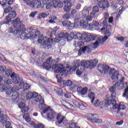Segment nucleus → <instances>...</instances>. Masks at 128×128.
Listing matches in <instances>:
<instances>
[{
  "label": "nucleus",
  "mask_w": 128,
  "mask_h": 128,
  "mask_svg": "<svg viewBox=\"0 0 128 128\" xmlns=\"http://www.w3.org/2000/svg\"><path fill=\"white\" fill-rule=\"evenodd\" d=\"M58 26L55 27L53 30L51 32L52 36H56V30H58Z\"/></svg>",
  "instance_id": "de8ad7c7"
},
{
  "label": "nucleus",
  "mask_w": 128,
  "mask_h": 128,
  "mask_svg": "<svg viewBox=\"0 0 128 128\" xmlns=\"http://www.w3.org/2000/svg\"><path fill=\"white\" fill-rule=\"evenodd\" d=\"M64 96L66 98H70V94L68 92L65 93Z\"/></svg>",
  "instance_id": "e2e57ef3"
},
{
  "label": "nucleus",
  "mask_w": 128,
  "mask_h": 128,
  "mask_svg": "<svg viewBox=\"0 0 128 128\" xmlns=\"http://www.w3.org/2000/svg\"><path fill=\"white\" fill-rule=\"evenodd\" d=\"M76 34H74V32H72L70 34V36H69L70 37L72 40H76Z\"/></svg>",
  "instance_id": "8fccbe9b"
},
{
  "label": "nucleus",
  "mask_w": 128,
  "mask_h": 128,
  "mask_svg": "<svg viewBox=\"0 0 128 128\" xmlns=\"http://www.w3.org/2000/svg\"><path fill=\"white\" fill-rule=\"evenodd\" d=\"M61 59L60 58H56V60H54L52 57H50L48 58L46 61L42 64V66L43 68L46 70H50V68H52V65L54 64V62H60Z\"/></svg>",
  "instance_id": "f8f14e48"
},
{
  "label": "nucleus",
  "mask_w": 128,
  "mask_h": 128,
  "mask_svg": "<svg viewBox=\"0 0 128 128\" xmlns=\"http://www.w3.org/2000/svg\"><path fill=\"white\" fill-rule=\"evenodd\" d=\"M118 72V71L116 70L114 68H111L109 70V74H110V76H113V74H114L115 72Z\"/></svg>",
  "instance_id": "79ce46f5"
},
{
  "label": "nucleus",
  "mask_w": 128,
  "mask_h": 128,
  "mask_svg": "<svg viewBox=\"0 0 128 128\" xmlns=\"http://www.w3.org/2000/svg\"><path fill=\"white\" fill-rule=\"evenodd\" d=\"M98 62L96 59L90 61L83 60L81 62L80 60H77L76 64H77L78 68L76 71V74L78 76H81L85 68H92L95 66Z\"/></svg>",
  "instance_id": "39448f33"
},
{
  "label": "nucleus",
  "mask_w": 128,
  "mask_h": 128,
  "mask_svg": "<svg viewBox=\"0 0 128 128\" xmlns=\"http://www.w3.org/2000/svg\"><path fill=\"white\" fill-rule=\"evenodd\" d=\"M16 16V11L12 10V12L9 13L8 16H6L5 22H3L4 24H8L12 21V18H14Z\"/></svg>",
  "instance_id": "f3484780"
},
{
  "label": "nucleus",
  "mask_w": 128,
  "mask_h": 128,
  "mask_svg": "<svg viewBox=\"0 0 128 128\" xmlns=\"http://www.w3.org/2000/svg\"><path fill=\"white\" fill-rule=\"evenodd\" d=\"M104 20H108V18H110V14H108V12H104Z\"/></svg>",
  "instance_id": "4d7b16f0"
},
{
  "label": "nucleus",
  "mask_w": 128,
  "mask_h": 128,
  "mask_svg": "<svg viewBox=\"0 0 128 128\" xmlns=\"http://www.w3.org/2000/svg\"><path fill=\"white\" fill-rule=\"evenodd\" d=\"M89 30H94L96 28H94V26L93 25V24H88V26H87Z\"/></svg>",
  "instance_id": "864d4df0"
},
{
  "label": "nucleus",
  "mask_w": 128,
  "mask_h": 128,
  "mask_svg": "<svg viewBox=\"0 0 128 128\" xmlns=\"http://www.w3.org/2000/svg\"><path fill=\"white\" fill-rule=\"evenodd\" d=\"M78 68V64H76V65H74L72 67L70 68V72H76V70Z\"/></svg>",
  "instance_id": "49530a36"
},
{
  "label": "nucleus",
  "mask_w": 128,
  "mask_h": 128,
  "mask_svg": "<svg viewBox=\"0 0 128 128\" xmlns=\"http://www.w3.org/2000/svg\"><path fill=\"white\" fill-rule=\"evenodd\" d=\"M50 16V13L48 12H44L40 14V16L42 18H46V16Z\"/></svg>",
  "instance_id": "37998d69"
},
{
  "label": "nucleus",
  "mask_w": 128,
  "mask_h": 128,
  "mask_svg": "<svg viewBox=\"0 0 128 128\" xmlns=\"http://www.w3.org/2000/svg\"><path fill=\"white\" fill-rule=\"evenodd\" d=\"M54 90L56 92V94H58V96H62V90L58 88V87H56L54 88Z\"/></svg>",
  "instance_id": "c9c22d12"
},
{
  "label": "nucleus",
  "mask_w": 128,
  "mask_h": 128,
  "mask_svg": "<svg viewBox=\"0 0 128 128\" xmlns=\"http://www.w3.org/2000/svg\"><path fill=\"white\" fill-rule=\"evenodd\" d=\"M78 46H79V48H82V46H84V42L80 41L78 42Z\"/></svg>",
  "instance_id": "338daca9"
},
{
  "label": "nucleus",
  "mask_w": 128,
  "mask_h": 128,
  "mask_svg": "<svg viewBox=\"0 0 128 128\" xmlns=\"http://www.w3.org/2000/svg\"><path fill=\"white\" fill-rule=\"evenodd\" d=\"M51 68L53 70L56 69V72H58V74L56 75V78L57 79L60 78L61 76H63L66 74V70H64V64H53L51 66Z\"/></svg>",
  "instance_id": "9d476101"
},
{
  "label": "nucleus",
  "mask_w": 128,
  "mask_h": 128,
  "mask_svg": "<svg viewBox=\"0 0 128 128\" xmlns=\"http://www.w3.org/2000/svg\"><path fill=\"white\" fill-rule=\"evenodd\" d=\"M34 6L38 8H40V6H42V2L40 0H35V2L34 3Z\"/></svg>",
  "instance_id": "ea45409f"
},
{
  "label": "nucleus",
  "mask_w": 128,
  "mask_h": 128,
  "mask_svg": "<svg viewBox=\"0 0 128 128\" xmlns=\"http://www.w3.org/2000/svg\"><path fill=\"white\" fill-rule=\"evenodd\" d=\"M41 96L36 92H29L27 94L26 98L27 100H31L32 104H36L38 102V100L40 98Z\"/></svg>",
  "instance_id": "4468645a"
},
{
  "label": "nucleus",
  "mask_w": 128,
  "mask_h": 128,
  "mask_svg": "<svg viewBox=\"0 0 128 128\" xmlns=\"http://www.w3.org/2000/svg\"><path fill=\"white\" fill-rule=\"evenodd\" d=\"M62 0H48V1L46 0L45 2H44L43 1V4H46V8L47 10L50 8V6H53L54 8H62L64 4H65L64 8V12H68L71 8L70 2L65 1H64L62 2ZM48 2H49L48 3Z\"/></svg>",
  "instance_id": "20e7f679"
},
{
  "label": "nucleus",
  "mask_w": 128,
  "mask_h": 128,
  "mask_svg": "<svg viewBox=\"0 0 128 128\" xmlns=\"http://www.w3.org/2000/svg\"><path fill=\"white\" fill-rule=\"evenodd\" d=\"M12 26L8 30L9 34H18L20 32V30H18L20 28L24 30V24H22L20 19L19 18L14 20L12 22Z\"/></svg>",
  "instance_id": "6e6552de"
},
{
  "label": "nucleus",
  "mask_w": 128,
  "mask_h": 128,
  "mask_svg": "<svg viewBox=\"0 0 128 128\" xmlns=\"http://www.w3.org/2000/svg\"><path fill=\"white\" fill-rule=\"evenodd\" d=\"M100 32L102 34H106L104 37L99 36L98 37V41L96 40L92 45H89L88 46H86L83 48H80L78 52V55L82 56V54H84L86 50H88L90 48H96L98 46L99 44H104V42L108 40V36H110L112 33L110 32L107 28L104 27L100 29Z\"/></svg>",
  "instance_id": "f257e3e1"
},
{
  "label": "nucleus",
  "mask_w": 128,
  "mask_h": 128,
  "mask_svg": "<svg viewBox=\"0 0 128 128\" xmlns=\"http://www.w3.org/2000/svg\"><path fill=\"white\" fill-rule=\"evenodd\" d=\"M124 78V77H122V76L120 75L118 72H116L111 76L112 80H113L115 82H117V80H122Z\"/></svg>",
  "instance_id": "6ab92c4d"
},
{
  "label": "nucleus",
  "mask_w": 128,
  "mask_h": 128,
  "mask_svg": "<svg viewBox=\"0 0 128 128\" xmlns=\"http://www.w3.org/2000/svg\"><path fill=\"white\" fill-rule=\"evenodd\" d=\"M92 10V7L84 6L83 10H82V14L81 15V18L83 19H86L84 21H81L80 22L77 20L78 25L80 24V26L82 28H88V22H92V17L90 14V10Z\"/></svg>",
  "instance_id": "0eeeda50"
},
{
  "label": "nucleus",
  "mask_w": 128,
  "mask_h": 128,
  "mask_svg": "<svg viewBox=\"0 0 128 128\" xmlns=\"http://www.w3.org/2000/svg\"><path fill=\"white\" fill-rule=\"evenodd\" d=\"M73 104L74 106H78L80 110H84L85 106L84 105L82 104H80L78 101L76 100H73Z\"/></svg>",
  "instance_id": "bb28decb"
},
{
  "label": "nucleus",
  "mask_w": 128,
  "mask_h": 128,
  "mask_svg": "<svg viewBox=\"0 0 128 128\" xmlns=\"http://www.w3.org/2000/svg\"><path fill=\"white\" fill-rule=\"evenodd\" d=\"M93 12L90 13V16L92 18H96V12H100V9H98V6H94L92 7Z\"/></svg>",
  "instance_id": "393cba45"
},
{
  "label": "nucleus",
  "mask_w": 128,
  "mask_h": 128,
  "mask_svg": "<svg viewBox=\"0 0 128 128\" xmlns=\"http://www.w3.org/2000/svg\"><path fill=\"white\" fill-rule=\"evenodd\" d=\"M24 2L27 4L28 6H32V0H23Z\"/></svg>",
  "instance_id": "603ef678"
},
{
  "label": "nucleus",
  "mask_w": 128,
  "mask_h": 128,
  "mask_svg": "<svg viewBox=\"0 0 128 128\" xmlns=\"http://www.w3.org/2000/svg\"><path fill=\"white\" fill-rule=\"evenodd\" d=\"M18 107L20 108L22 110V112H28V108L26 106V104L24 102H21L18 104Z\"/></svg>",
  "instance_id": "b1692460"
},
{
  "label": "nucleus",
  "mask_w": 128,
  "mask_h": 128,
  "mask_svg": "<svg viewBox=\"0 0 128 128\" xmlns=\"http://www.w3.org/2000/svg\"><path fill=\"white\" fill-rule=\"evenodd\" d=\"M77 92L78 94H80L81 96H84V94H86V92H88V88L86 87L82 88V86H78L77 88Z\"/></svg>",
  "instance_id": "412c9836"
},
{
  "label": "nucleus",
  "mask_w": 128,
  "mask_h": 128,
  "mask_svg": "<svg viewBox=\"0 0 128 128\" xmlns=\"http://www.w3.org/2000/svg\"><path fill=\"white\" fill-rule=\"evenodd\" d=\"M56 116L57 122L58 124H62L64 118H66V117L62 116L60 114H58L56 115V114L54 111H50V112L47 114V118H49V120H54Z\"/></svg>",
  "instance_id": "ddd939ff"
},
{
  "label": "nucleus",
  "mask_w": 128,
  "mask_h": 128,
  "mask_svg": "<svg viewBox=\"0 0 128 128\" xmlns=\"http://www.w3.org/2000/svg\"><path fill=\"white\" fill-rule=\"evenodd\" d=\"M37 102H39L40 104H39V108L40 110H44L47 107L46 105L44 104V100L42 98V96H40V98L38 100Z\"/></svg>",
  "instance_id": "4be33fe9"
},
{
  "label": "nucleus",
  "mask_w": 128,
  "mask_h": 128,
  "mask_svg": "<svg viewBox=\"0 0 128 128\" xmlns=\"http://www.w3.org/2000/svg\"><path fill=\"white\" fill-rule=\"evenodd\" d=\"M0 122L2 124H6L5 126L6 128H12L10 126V122H6V116H4L2 113V109L0 108Z\"/></svg>",
  "instance_id": "dca6fc26"
},
{
  "label": "nucleus",
  "mask_w": 128,
  "mask_h": 128,
  "mask_svg": "<svg viewBox=\"0 0 128 128\" xmlns=\"http://www.w3.org/2000/svg\"><path fill=\"white\" fill-rule=\"evenodd\" d=\"M52 112V109L48 106H47L44 110H43L44 114H47L48 112Z\"/></svg>",
  "instance_id": "09e8293b"
},
{
  "label": "nucleus",
  "mask_w": 128,
  "mask_h": 128,
  "mask_svg": "<svg viewBox=\"0 0 128 128\" xmlns=\"http://www.w3.org/2000/svg\"><path fill=\"white\" fill-rule=\"evenodd\" d=\"M88 96L90 100H92L91 102L94 104V100H96V94L93 92H90L88 94Z\"/></svg>",
  "instance_id": "c85d7f7f"
},
{
  "label": "nucleus",
  "mask_w": 128,
  "mask_h": 128,
  "mask_svg": "<svg viewBox=\"0 0 128 128\" xmlns=\"http://www.w3.org/2000/svg\"><path fill=\"white\" fill-rule=\"evenodd\" d=\"M110 67L106 64H105V66L104 67V69L103 70V72L104 74H106L108 72V70H110Z\"/></svg>",
  "instance_id": "a18cd8bd"
},
{
  "label": "nucleus",
  "mask_w": 128,
  "mask_h": 128,
  "mask_svg": "<svg viewBox=\"0 0 128 128\" xmlns=\"http://www.w3.org/2000/svg\"><path fill=\"white\" fill-rule=\"evenodd\" d=\"M18 30H20V32L17 34H14L15 36H19L20 34V38L21 40H26V38H29L30 40H34V38H37L38 34H36L34 36V32L32 31L28 32V31L26 29V27H24V29H19Z\"/></svg>",
  "instance_id": "1a4fd4ad"
},
{
  "label": "nucleus",
  "mask_w": 128,
  "mask_h": 128,
  "mask_svg": "<svg viewBox=\"0 0 128 128\" xmlns=\"http://www.w3.org/2000/svg\"><path fill=\"white\" fill-rule=\"evenodd\" d=\"M34 128H44V124H38L34 126Z\"/></svg>",
  "instance_id": "5fc2aeb1"
},
{
  "label": "nucleus",
  "mask_w": 128,
  "mask_h": 128,
  "mask_svg": "<svg viewBox=\"0 0 128 128\" xmlns=\"http://www.w3.org/2000/svg\"><path fill=\"white\" fill-rule=\"evenodd\" d=\"M116 40H119V42H122L124 40V37L121 36V37H116Z\"/></svg>",
  "instance_id": "69168bd1"
},
{
  "label": "nucleus",
  "mask_w": 128,
  "mask_h": 128,
  "mask_svg": "<svg viewBox=\"0 0 128 128\" xmlns=\"http://www.w3.org/2000/svg\"><path fill=\"white\" fill-rule=\"evenodd\" d=\"M116 86L114 85V86H112L109 89L112 94V96H110L111 98H116Z\"/></svg>",
  "instance_id": "a878e982"
},
{
  "label": "nucleus",
  "mask_w": 128,
  "mask_h": 128,
  "mask_svg": "<svg viewBox=\"0 0 128 128\" xmlns=\"http://www.w3.org/2000/svg\"><path fill=\"white\" fill-rule=\"evenodd\" d=\"M20 84L18 86L15 85L10 90H8L6 92V94L8 96H11V100H14L15 102H16L18 100V90H22L23 88V92H26L27 90H30V85L28 83H26L24 84V80L22 79V82L18 83Z\"/></svg>",
  "instance_id": "7ed1b4c3"
},
{
  "label": "nucleus",
  "mask_w": 128,
  "mask_h": 128,
  "mask_svg": "<svg viewBox=\"0 0 128 128\" xmlns=\"http://www.w3.org/2000/svg\"><path fill=\"white\" fill-rule=\"evenodd\" d=\"M70 128H80V127L77 126L76 124L72 123L70 125Z\"/></svg>",
  "instance_id": "0e129e2a"
},
{
  "label": "nucleus",
  "mask_w": 128,
  "mask_h": 128,
  "mask_svg": "<svg viewBox=\"0 0 128 128\" xmlns=\"http://www.w3.org/2000/svg\"><path fill=\"white\" fill-rule=\"evenodd\" d=\"M12 12V8L9 6L4 10V14H10Z\"/></svg>",
  "instance_id": "e433bc0d"
},
{
  "label": "nucleus",
  "mask_w": 128,
  "mask_h": 128,
  "mask_svg": "<svg viewBox=\"0 0 128 128\" xmlns=\"http://www.w3.org/2000/svg\"><path fill=\"white\" fill-rule=\"evenodd\" d=\"M70 20L64 21L62 22V24L64 26H70Z\"/></svg>",
  "instance_id": "3c124183"
},
{
  "label": "nucleus",
  "mask_w": 128,
  "mask_h": 128,
  "mask_svg": "<svg viewBox=\"0 0 128 128\" xmlns=\"http://www.w3.org/2000/svg\"><path fill=\"white\" fill-rule=\"evenodd\" d=\"M115 98H112L111 97H109L108 98V106H110V104H112L113 106L112 108L113 110H119L120 108V105L118 104H116V100L114 99Z\"/></svg>",
  "instance_id": "a211bd4d"
},
{
  "label": "nucleus",
  "mask_w": 128,
  "mask_h": 128,
  "mask_svg": "<svg viewBox=\"0 0 128 128\" xmlns=\"http://www.w3.org/2000/svg\"><path fill=\"white\" fill-rule=\"evenodd\" d=\"M86 36V33L82 34L80 32H77L76 34V38L80 40H82V38H84Z\"/></svg>",
  "instance_id": "c756f323"
},
{
  "label": "nucleus",
  "mask_w": 128,
  "mask_h": 128,
  "mask_svg": "<svg viewBox=\"0 0 128 128\" xmlns=\"http://www.w3.org/2000/svg\"><path fill=\"white\" fill-rule=\"evenodd\" d=\"M92 24L94 26H100V23L98 22L96 20H94L92 21Z\"/></svg>",
  "instance_id": "bf43d9fd"
},
{
  "label": "nucleus",
  "mask_w": 128,
  "mask_h": 128,
  "mask_svg": "<svg viewBox=\"0 0 128 128\" xmlns=\"http://www.w3.org/2000/svg\"><path fill=\"white\" fill-rule=\"evenodd\" d=\"M36 14H38V12H36V11L32 12L30 14L29 16H30V18H34V16H36Z\"/></svg>",
  "instance_id": "6e6d98bb"
},
{
  "label": "nucleus",
  "mask_w": 128,
  "mask_h": 128,
  "mask_svg": "<svg viewBox=\"0 0 128 128\" xmlns=\"http://www.w3.org/2000/svg\"><path fill=\"white\" fill-rule=\"evenodd\" d=\"M28 32H32L34 35V36L36 34H38L37 38H38V44H42L41 46H42L44 48H46L47 50H50V48H52V42H54V40L52 38H44V35L40 34V32L38 31V30H34V29L33 27H29L28 28L27 30Z\"/></svg>",
  "instance_id": "f03ea898"
},
{
  "label": "nucleus",
  "mask_w": 128,
  "mask_h": 128,
  "mask_svg": "<svg viewBox=\"0 0 128 128\" xmlns=\"http://www.w3.org/2000/svg\"><path fill=\"white\" fill-rule=\"evenodd\" d=\"M84 42H89L92 40H98V36H96V35H92L90 36H84Z\"/></svg>",
  "instance_id": "aec40b11"
},
{
  "label": "nucleus",
  "mask_w": 128,
  "mask_h": 128,
  "mask_svg": "<svg viewBox=\"0 0 128 128\" xmlns=\"http://www.w3.org/2000/svg\"><path fill=\"white\" fill-rule=\"evenodd\" d=\"M124 10H126V8L122 6H120L118 10V16H120Z\"/></svg>",
  "instance_id": "c03bdc74"
},
{
  "label": "nucleus",
  "mask_w": 128,
  "mask_h": 128,
  "mask_svg": "<svg viewBox=\"0 0 128 128\" xmlns=\"http://www.w3.org/2000/svg\"><path fill=\"white\" fill-rule=\"evenodd\" d=\"M126 110V106L124 104H119V110Z\"/></svg>",
  "instance_id": "052dcab7"
},
{
  "label": "nucleus",
  "mask_w": 128,
  "mask_h": 128,
  "mask_svg": "<svg viewBox=\"0 0 128 128\" xmlns=\"http://www.w3.org/2000/svg\"><path fill=\"white\" fill-rule=\"evenodd\" d=\"M63 84L64 86H70L72 84V82L70 80H64Z\"/></svg>",
  "instance_id": "f704fd0d"
},
{
  "label": "nucleus",
  "mask_w": 128,
  "mask_h": 128,
  "mask_svg": "<svg viewBox=\"0 0 128 128\" xmlns=\"http://www.w3.org/2000/svg\"><path fill=\"white\" fill-rule=\"evenodd\" d=\"M89 120L90 122L93 124H102V120L98 118H92Z\"/></svg>",
  "instance_id": "473e14b6"
},
{
  "label": "nucleus",
  "mask_w": 128,
  "mask_h": 128,
  "mask_svg": "<svg viewBox=\"0 0 128 128\" xmlns=\"http://www.w3.org/2000/svg\"><path fill=\"white\" fill-rule=\"evenodd\" d=\"M106 66V64H98V70L100 74H102L104 72V66Z\"/></svg>",
  "instance_id": "72a5a7b5"
},
{
  "label": "nucleus",
  "mask_w": 128,
  "mask_h": 128,
  "mask_svg": "<svg viewBox=\"0 0 128 128\" xmlns=\"http://www.w3.org/2000/svg\"><path fill=\"white\" fill-rule=\"evenodd\" d=\"M44 22H49L50 24H56V22L53 20H46L44 21Z\"/></svg>",
  "instance_id": "774afa93"
},
{
  "label": "nucleus",
  "mask_w": 128,
  "mask_h": 128,
  "mask_svg": "<svg viewBox=\"0 0 128 128\" xmlns=\"http://www.w3.org/2000/svg\"><path fill=\"white\" fill-rule=\"evenodd\" d=\"M110 4H108V1H102V2H100L98 3V6L100 8H102V10H105V8H108V6Z\"/></svg>",
  "instance_id": "5701e85b"
},
{
  "label": "nucleus",
  "mask_w": 128,
  "mask_h": 128,
  "mask_svg": "<svg viewBox=\"0 0 128 128\" xmlns=\"http://www.w3.org/2000/svg\"><path fill=\"white\" fill-rule=\"evenodd\" d=\"M62 18L64 20H70L72 18L70 13H66L63 15Z\"/></svg>",
  "instance_id": "a19ab883"
},
{
  "label": "nucleus",
  "mask_w": 128,
  "mask_h": 128,
  "mask_svg": "<svg viewBox=\"0 0 128 128\" xmlns=\"http://www.w3.org/2000/svg\"><path fill=\"white\" fill-rule=\"evenodd\" d=\"M124 78H123L122 80H119L120 83L117 82L115 84L114 86L116 88H117L118 90H122L124 89V92L123 94V96L128 98V82L124 83Z\"/></svg>",
  "instance_id": "9b49d317"
},
{
  "label": "nucleus",
  "mask_w": 128,
  "mask_h": 128,
  "mask_svg": "<svg viewBox=\"0 0 128 128\" xmlns=\"http://www.w3.org/2000/svg\"><path fill=\"white\" fill-rule=\"evenodd\" d=\"M66 36H68V32H62L58 34V36L59 38H66Z\"/></svg>",
  "instance_id": "4c0bfd02"
},
{
  "label": "nucleus",
  "mask_w": 128,
  "mask_h": 128,
  "mask_svg": "<svg viewBox=\"0 0 128 128\" xmlns=\"http://www.w3.org/2000/svg\"><path fill=\"white\" fill-rule=\"evenodd\" d=\"M76 9H73L71 12V16L72 18H74V20H76Z\"/></svg>",
  "instance_id": "58836bf2"
},
{
  "label": "nucleus",
  "mask_w": 128,
  "mask_h": 128,
  "mask_svg": "<svg viewBox=\"0 0 128 128\" xmlns=\"http://www.w3.org/2000/svg\"><path fill=\"white\" fill-rule=\"evenodd\" d=\"M113 116H117L118 118H122V116H124V113L120 112V110H118V112H113Z\"/></svg>",
  "instance_id": "7c9ffc66"
},
{
  "label": "nucleus",
  "mask_w": 128,
  "mask_h": 128,
  "mask_svg": "<svg viewBox=\"0 0 128 128\" xmlns=\"http://www.w3.org/2000/svg\"><path fill=\"white\" fill-rule=\"evenodd\" d=\"M6 0H0V4H2V6H4L6 4Z\"/></svg>",
  "instance_id": "13d9d810"
},
{
  "label": "nucleus",
  "mask_w": 128,
  "mask_h": 128,
  "mask_svg": "<svg viewBox=\"0 0 128 128\" xmlns=\"http://www.w3.org/2000/svg\"><path fill=\"white\" fill-rule=\"evenodd\" d=\"M65 40H66L67 42H70L72 39L68 33V36L65 37Z\"/></svg>",
  "instance_id": "680f3d73"
},
{
  "label": "nucleus",
  "mask_w": 128,
  "mask_h": 128,
  "mask_svg": "<svg viewBox=\"0 0 128 128\" xmlns=\"http://www.w3.org/2000/svg\"><path fill=\"white\" fill-rule=\"evenodd\" d=\"M68 26H69L70 30H73L74 28V26H78V20L75 21L74 24L70 23V22Z\"/></svg>",
  "instance_id": "2f4dec72"
},
{
  "label": "nucleus",
  "mask_w": 128,
  "mask_h": 128,
  "mask_svg": "<svg viewBox=\"0 0 128 128\" xmlns=\"http://www.w3.org/2000/svg\"><path fill=\"white\" fill-rule=\"evenodd\" d=\"M104 101L100 102V100H95L94 105L96 106V108H98V106H100V108H102V106H104Z\"/></svg>",
  "instance_id": "cd10ccee"
},
{
  "label": "nucleus",
  "mask_w": 128,
  "mask_h": 128,
  "mask_svg": "<svg viewBox=\"0 0 128 128\" xmlns=\"http://www.w3.org/2000/svg\"><path fill=\"white\" fill-rule=\"evenodd\" d=\"M4 83L2 86V89L3 90H10V88H12V80L10 79H6V77L0 76V82H2Z\"/></svg>",
  "instance_id": "2eb2a0df"
},
{
  "label": "nucleus",
  "mask_w": 128,
  "mask_h": 128,
  "mask_svg": "<svg viewBox=\"0 0 128 128\" xmlns=\"http://www.w3.org/2000/svg\"><path fill=\"white\" fill-rule=\"evenodd\" d=\"M4 66H0V74H4L5 73L4 78L8 80V78H12V83L14 82L15 84H18L20 82H22V78L20 76V75L16 74L12 72L10 69H7Z\"/></svg>",
  "instance_id": "423d86ee"
}]
</instances>
